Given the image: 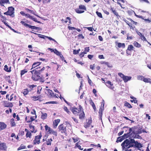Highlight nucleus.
Returning <instances> with one entry per match:
<instances>
[{
    "label": "nucleus",
    "mask_w": 151,
    "mask_h": 151,
    "mask_svg": "<svg viewBox=\"0 0 151 151\" xmlns=\"http://www.w3.org/2000/svg\"><path fill=\"white\" fill-rule=\"evenodd\" d=\"M121 146L123 150L132 147L139 150L142 147V145L140 143L135 141L134 139H130V140L126 139L122 143Z\"/></svg>",
    "instance_id": "nucleus-1"
},
{
    "label": "nucleus",
    "mask_w": 151,
    "mask_h": 151,
    "mask_svg": "<svg viewBox=\"0 0 151 151\" xmlns=\"http://www.w3.org/2000/svg\"><path fill=\"white\" fill-rule=\"evenodd\" d=\"M132 128H129V132L125 134L122 136L118 137L116 142L117 143L119 142H121L123 140L129 137L134 138H139V137H140V136L136 135L135 133V131L134 130L132 131Z\"/></svg>",
    "instance_id": "nucleus-2"
},
{
    "label": "nucleus",
    "mask_w": 151,
    "mask_h": 151,
    "mask_svg": "<svg viewBox=\"0 0 151 151\" xmlns=\"http://www.w3.org/2000/svg\"><path fill=\"white\" fill-rule=\"evenodd\" d=\"M39 68H40V67H39L37 68L30 72L32 74V79L35 81H38L40 78V76L39 75L40 73V72L38 70H37V69H38Z\"/></svg>",
    "instance_id": "nucleus-3"
},
{
    "label": "nucleus",
    "mask_w": 151,
    "mask_h": 151,
    "mask_svg": "<svg viewBox=\"0 0 151 151\" xmlns=\"http://www.w3.org/2000/svg\"><path fill=\"white\" fill-rule=\"evenodd\" d=\"M127 19L128 20L126 19H123V20L129 26L130 29L134 30L135 28V26H134V25H137V22H134L130 18H127Z\"/></svg>",
    "instance_id": "nucleus-4"
},
{
    "label": "nucleus",
    "mask_w": 151,
    "mask_h": 151,
    "mask_svg": "<svg viewBox=\"0 0 151 151\" xmlns=\"http://www.w3.org/2000/svg\"><path fill=\"white\" fill-rule=\"evenodd\" d=\"M14 8L12 6H10L8 8V11L4 13V14L13 17H14Z\"/></svg>",
    "instance_id": "nucleus-5"
},
{
    "label": "nucleus",
    "mask_w": 151,
    "mask_h": 151,
    "mask_svg": "<svg viewBox=\"0 0 151 151\" xmlns=\"http://www.w3.org/2000/svg\"><path fill=\"white\" fill-rule=\"evenodd\" d=\"M86 10V6L83 5H80L79 6V8L76 9L75 12L77 13L81 14L84 12Z\"/></svg>",
    "instance_id": "nucleus-6"
},
{
    "label": "nucleus",
    "mask_w": 151,
    "mask_h": 151,
    "mask_svg": "<svg viewBox=\"0 0 151 151\" xmlns=\"http://www.w3.org/2000/svg\"><path fill=\"white\" fill-rule=\"evenodd\" d=\"M83 109L82 106L81 105H79L78 108L77 107H73L71 111L74 114L77 115H78L80 111H81Z\"/></svg>",
    "instance_id": "nucleus-7"
},
{
    "label": "nucleus",
    "mask_w": 151,
    "mask_h": 151,
    "mask_svg": "<svg viewBox=\"0 0 151 151\" xmlns=\"http://www.w3.org/2000/svg\"><path fill=\"white\" fill-rule=\"evenodd\" d=\"M42 136V134L40 133L39 135L36 136L33 141V145H39L40 143V139Z\"/></svg>",
    "instance_id": "nucleus-8"
},
{
    "label": "nucleus",
    "mask_w": 151,
    "mask_h": 151,
    "mask_svg": "<svg viewBox=\"0 0 151 151\" xmlns=\"http://www.w3.org/2000/svg\"><path fill=\"white\" fill-rule=\"evenodd\" d=\"M58 131L62 134H66V126L63 124L60 125L58 127Z\"/></svg>",
    "instance_id": "nucleus-9"
},
{
    "label": "nucleus",
    "mask_w": 151,
    "mask_h": 151,
    "mask_svg": "<svg viewBox=\"0 0 151 151\" xmlns=\"http://www.w3.org/2000/svg\"><path fill=\"white\" fill-rule=\"evenodd\" d=\"M45 129L46 131H47L48 132L49 134H52L53 135L56 136L57 135V132L53 130L52 129L49 127L48 126L46 125L45 126Z\"/></svg>",
    "instance_id": "nucleus-10"
},
{
    "label": "nucleus",
    "mask_w": 151,
    "mask_h": 151,
    "mask_svg": "<svg viewBox=\"0 0 151 151\" xmlns=\"http://www.w3.org/2000/svg\"><path fill=\"white\" fill-rule=\"evenodd\" d=\"M134 47L132 45H130L128 46L127 49L126 50V52L127 55H131V52L134 50Z\"/></svg>",
    "instance_id": "nucleus-11"
},
{
    "label": "nucleus",
    "mask_w": 151,
    "mask_h": 151,
    "mask_svg": "<svg viewBox=\"0 0 151 151\" xmlns=\"http://www.w3.org/2000/svg\"><path fill=\"white\" fill-rule=\"evenodd\" d=\"M78 115L79 116V119L80 120H83L85 119V114L83 109L81 111H80V112L79 113Z\"/></svg>",
    "instance_id": "nucleus-12"
},
{
    "label": "nucleus",
    "mask_w": 151,
    "mask_h": 151,
    "mask_svg": "<svg viewBox=\"0 0 151 151\" xmlns=\"http://www.w3.org/2000/svg\"><path fill=\"white\" fill-rule=\"evenodd\" d=\"M3 105L4 106L9 108L12 107L13 106V105L12 103L8 102L7 101H3Z\"/></svg>",
    "instance_id": "nucleus-13"
},
{
    "label": "nucleus",
    "mask_w": 151,
    "mask_h": 151,
    "mask_svg": "<svg viewBox=\"0 0 151 151\" xmlns=\"http://www.w3.org/2000/svg\"><path fill=\"white\" fill-rule=\"evenodd\" d=\"M7 147L6 144L4 142H1L0 141V150H6Z\"/></svg>",
    "instance_id": "nucleus-14"
},
{
    "label": "nucleus",
    "mask_w": 151,
    "mask_h": 151,
    "mask_svg": "<svg viewBox=\"0 0 151 151\" xmlns=\"http://www.w3.org/2000/svg\"><path fill=\"white\" fill-rule=\"evenodd\" d=\"M102 103H103V106H102V108L101 107V108L99 109V117L101 118V117L102 115V113L103 111H104V100H103V102H102Z\"/></svg>",
    "instance_id": "nucleus-15"
},
{
    "label": "nucleus",
    "mask_w": 151,
    "mask_h": 151,
    "mask_svg": "<svg viewBox=\"0 0 151 151\" xmlns=\"http://www.w3.org/2000/svg\"><path fill=\"white\" fill-rule=\"evenodd\" d=\"M105 83H107L108 84H106V86L108 87L110 89L112 90H114V86H113V84L110 81H108L106 82Z\"/></svg>",
    "instance_id": "nucleus-16"
},
{
    "label": "nucleus",
    "mask_w": 151,
    "mask_h": 151,
    "mask_svg": "<svg viewBox=\"0 0 151 151\" xmlns=\"http://www.w3.org/2000/svg\"><path fill=\"white\" fill-rule=\"evenodd\" d=\"M92 122L91 119H88V122L86 120V122L84 123V126L85 128H87L90 126L91 123Z\"/></svg>",
    "instance_id": "nucleus-17"
},
{
    "label": "nucleus",
    "mask_w": 151,
    "mask_h": 151,
    "mask_svg": "<svg viewBox=\"0 0 151 151\" xmlns=\"http://www.w3.org/2000/svg\"><path fill=\"white\" fill-rule=\"evenodd\" d=\"M25 16H26L27 18H29V19L36 22H37L38 23H41V22L40 21H37L36 19L33 18L32 16H31L30 14H25Z\"/></svg>",
    "instance_id": "nucleus-18"
},
{
    "label": "nucleus",
    "mask_w": 151,
    "mask_h": 151,
    "mask_svg": "<svg viewBox=\"0 0 151 151\" xmlns=\"http://www.w3.org/2000/svg\"><path fill=\"white\" fill-rule=\"evenodd\" d=\"M6 126V125L4 122H0V131L5 129Z\"/></svg>",
    "instance_id": "nucleus-19"
},
{
    "label": "nucleus",
    "mask_w": 151,
    "mask_h": 151,
    "mask_svg": "<svg viewBox=\"0 0 151 151\" xmlns=\"http://www.w3.org/2000/svg\"><path fill=\"white\" fill-rule=\"evenodd\" d=\"M25 131L26 132V136L27 138H31L32 135L31 132L29 131V130L27 129H25Z\"/></svg>",
    "instance_id": "nucleus-20"
},
{
    "label": "nucleus",
    "mask_w": 151,
    "mask_h": 151,
    "mask_svg": "<svg viewBox=\"0 0 151 151\" xmlns=\"http://www.w3.org/2000/svg\"><path fill=\"white\" fill-rule=\"evenodd\" d=\"M60 122V120L59 119L55 120L53 122V127L55 128H56Z\"/></svg>",
    "instance_id": "nucleus-21"
},
{
    "label": "nucleus",
    "mask_w": 151,
    "mask_h": 151,
    "mask_svg": "<svg viewBox=\"0 0 151 151\" xmlns=\"http://www.w3.org/2000/svg\"><path fill=\"white\" fill-rule=\"evenodd\" d=\"M137 33L138 35L139 36L141 39L144 41H147L146 38L144 36V35L140 32H137Z\"/></svg>",
    "instance_id": "nucleus-22"
},
{
    "label": "nucleus",
    "mask_w": 151,
    "mask_h": 151,
    "mask_svg": "<svg viewBox=\"0 0 151 151\" xmlns=\"http://www.w3.org/2000/svg\"><path fill=\"white\" fill-rule=\"evenodd\" d=\"M116 45H117V47L118 48L122 47L123 48H124L125 47L124 43H122L120 42H115Z\"/></svg>",
    "instance_id": "nucleus-23"
},
{
    "label": "nucleus",
    "mask_w": 151,
    "mask_h": 151,
    "mask_svg": "<svg viewBox=\"0 0 151 151\" xmlns=\"http://www.w3.org/2000/svg\"><path fill=\"white\" fill-rule=\"evenodd\" d=\"M41 62H36L34 63L32 65V68L31 69V70L33 68H35L36 67L39 66L41 64Z\"/></svg>",
    "instance_id": "nucleus-24"
},
{
    "label": "nucleus",
    "mask_w": 151,
    "mask_h": 151,
    "mask_svg": "<svg viewBox=\"0 0 151 151\" xmlns=\"http://www.w3.org/2000/svg\"><path fill=\"white\" fill-rule=\"evenodd\" d=\"M25 10L27 12H29L31 13V14H32L38 17H39L38 15L36 14H35V11H34L29 9L27 8H25Z\"/></svg>",
    "instance_id": "nucleus-25"
},
{
    "label": "nucleus",
    "mask_w": 151,
    "mask_h": 151,
    "mask_svg": "<svg viewBox=\"0 0 151 151\" xmlns=\"http://www.w3.org/2000/svg\"><path fill=\"white\" fill-rule=\"evenodd\" d=\"M101 64H105L109 68H112V65L110 64L109 62H106L105 61H102L101 62Z\"/></svg>",
    "instance_id": "nucleus-26"
},
{
    "label": "nucleus",
    "mask_w": 151,
    "mask_h": 151,
    "mask_svg": "<svg viewBox=\"0 0 151 151\" xmlns=\"http://www.w3.org/2000/svg\"><path fill=\"white\" fill-rule=\"evenodd\" d=\"M27 86L29 88V91H31L33 90V88L34 87H36L37 86L34 84L32 85H28Z\"/></svg>",
    "instance_id": "nucleus-27"
},
{
    "label": "nucleus",
    "mask_w": 151,
    "mask_h": 151,
    "mask_svg": "<svg viewBox=\"0 0 151 151\" xmlns=\"http://www.w3.org/2000/svg\"><path fill=\"white\" fill-rule=\"evenodd\" d=\"M131 78L132 77L131 76H125L123 80L124 81L125 83H126L128 81L130 80Z\"/></svg>",
    "instance_id": "nucleus-28"
},
{
    "label": "nucleus",
    "mask_w": 151,
    "mask_h": 151,
    "mask_svg": "<svg viewBox=\"0 0 151 151\" xmlns=\"http://www.w3.org/2000/svg\"><path fill=\"white\" fill-rule=\"evenodd\" d=\"M47 113L42 112V115L41 118L42 119L44 120L47 118Z\"/></svg>",
    "instance_id": "nucleus-29"
},
{
    "label": "nucleus",
    "mask_w": 151,
    "mask_h": 151,
    "mask_svg": "<svg viewBox=\"0 0 151 151\" xmlns=\"http://www.w3.org/2000/svg\"><path fill=\"white\" fill-rule=\"evenodd\" d=\"M133 45L135 47L139 48L141 47V45L136 41H134L133 43Z\"/></svg>",
    "instance_id": "nucleus-30"
},
{
    "label": "nucleus",
    "mask_w": 151,
    "mask_h": 151,
    "mask_svg": "<svg viewBox=\"0 0 151 151\" xmlns=\"http://www.w3.org/2000/svg\"><path fill=\"white\" fill-rule=\"evenodd\" d=\"M143 81L145 83H149L151 84V79L150 78H145L144 77Z\"/></svg>",
    "instance_id": "nucleus-31"
},
{
    "label": "nucleus",
    "mask_w": 151,
    "mask_h": 151,
    "mask_svg": "<svg viewBox=\"0 0 151 151\" xmlns=\"http://www.w3.org/2000/svg\"><path fill=\"white\" fill-rule=\"evenodd\" d=\"M4 70L7 72H10L11 70V67L9 68L7 65H5L4 66Z\"/></svg>",
    "instance_id": "nucleus-32"
},
{
    "label": "nucleus",
    "mask_w": 151,
    "mask_h": 151,
    "mask_svg": "<svg viewBox=\"0 0 151 151\" xmlns=\"http://www.w3.org/2000/svg\"><path fill=\"white\" fill-rule=\"evenodd\" d=\"M130 98L133 100H131L130 101L131 102H134L135 104L137 103V101L136 100V99L133 96H131L130 97Z\"/></svg>",
    "instance_id": "nucleus-33"
},
{
    "label": "nucleus",
    "mask_w": 151,
    "mask_h": 151,
    "mask_svg": "<svg viewBox=\"0 0 151 151\" xmlns=\"http://www.w3.org/2000/svg\"><path fill=\"white\" fill-rule=\"evenodd\" d=\"M52 141V138L48 139L46 140V144L47 145H51V142Z\"/></svg>",
    "instance_id": "nucleus-34"
},
{
    "label": "nucleus",
    "mask_w": 151,
    "mask_h": 151,
    "mask_svg": "<svg viewBox=\"0 0 151 151\" xmlns=\"http://www.w3.org/2000/svg\"><path fill=\"white\" fill-rule=\"evenodd\" d=\"M124 106H125L129 108H132V106L129 103L126 101L124 102Z\"/></svg>",
    "instance_id": "nucleus-35"
},
{
    "label": "nucleus",
    "mask_w": 151,
    "mask_h": 151,
    "mask_svg": "<svg viewBox=\"0 0 151 151\" xmlns=\"http://www.w3.org/2000/svg\"><path fill=\"white\" fill-rule=\"evenodd\" d=\"M47 91L49 94L50 96L51 97H53L54 93L52 92V91L50 90V89H47Z\"/></svg>",
    "instance_id": "nucleus-36"
},
{
    "label": "nucleus",
    "mask_w": 151,
    "mask_h": 151,
    "mask_svg": "<svg viewBox=\"0 0 151 151\" xmlns=\"http://www.w3.org/2000/svg\"><path fill=\"white\" fill-rule=\"evenodd\" d=\"M11 125L12 127H14L16 126V124L14 122V119H11L10 120Z\"/></svg>",
    "instance_id": "nucleus-37"
},
{
    "label": "nucleus",
    "mask_w": 151,
    "mask_h": 151,
    "mask_svg": "<svg viewBox=\"0 0 151 151\" xmlns=\"http://www.w3.org/2000/svg\"><path fill=\"white\" fill-rule=\"evenodd\" d=\"M117 4H119L121 7L122 8L124 9V8L122 6V4L119 2V1H121L123 3H124L125 2V0H117Z\"/></svg>",
    "instance_id": "nucleus-38"
},
{
    "label": "nucleus",
    "mask_w": 151,
    "mask_h": 151,
    "mask_svg": "<svg viewBox=\"0 0 151 151\" xmlns=\"http://www.w3.org/2000/svg\"><path fill=\"white\" fill-rule=\"evenodd\" d=\"M29 127L32 130L30 131L31 132H34L35 131V127L33 126L31 124H29Z\"/></svg>",
    "instance_id": "nucleus-39"
},
{
    "label": "nucleus",
    "mask_w": 151,
    "mask_h": 151,
    "mask_svg": "<svg viewBox=\"0 0 151 151\" xmlns=\"http://www.w3.org/2000/svg\"><path fill=\"white\" fill-rule=\"evenodd\" d=\"M29 90L27 88L24 89V91L23 93L24 96L28 94L29 92Z\"/></svg>",
    "instance_id": "nucleus-40"
},
{
    "label": "nucleus",
    "mask_w": 151,
    "mask_h": 151,
    "mask_svg": "<svg viewBox=\"0 0 151 151\" xmlns=\"http://www.w3.org/2000/svg\"><path fill=\"white\" fill-rule=\"evenodd\" d=\"M28 27L31 29H39L38 27H37L31 25L29 24Z\"/></svg>",
    "instance_id": "nucleus-41"
},
{
    "label": "nucleus",
    "mask_w": 151,
    "mask_h": 151,
    "mask_svg": "<svg viewBox=\"0 0 151 151\" xmlns=\"http://www.w3.org/2000/svg\"><path fill=\"white\" fill-rule=\"evenodd\" d=\"M111 10L114 15L117 17L119 16L118 13L116 12L115 10L114 9V8H111Z\"/></svg>",
    "instance_id": "nucleus-42"
},
{
    "label": "nucleus",
    "mask_w": 151,
    "mask_h": 151,
    "mask_svg": "<svg viewBox=\"0 0 151 151\" xmlns=\"http://www.w3.org/2000/svg\"><path fill=\"white\" fill-rule=\"evenodd\" d=\"M27 72V69H24L21 71L20 75L21 76L24 74L25 73Z\"/></svg>",
    "instance_id": "nucleus-43"
},
{
    "label": "nucleus",
    "mask_w": 151,
    "mask_h": 151,
    "mask_svg": "<svg viewBox=\"0 0 151 151\" xmlns=\"http://www.w3.org/2000/svg\"><path fill=\"white\" fill-rule=\"evenodd\" d=\"M32 99V100H33L34 101H36L37 100H38L39 98H40V96H34L31 97Z\"/></svg>",
    "instance_id": "nucleus-44"
},
{
    "label": "nucleus",
    "mask_w": 151,
    "mask_h": 151,
    "mask_svg": "<svg viewBox=\"0 0 151 151\" xmlns=\"http://www.w3.org/2000/svg\"><path fill=\"white\" fill-rule=\"evenodd\" d=\"M144 77L142 76L139 75L137 76V78L138 80L143 81Z\"/></svg>",
    "instance_id": "nucleus-45"
},
{
    "label": "nucleus",
    "mask_w": 151,
    "mask_h": 151,
    "mask_svg": "<svg viewBox=\"0 0 151 151\" xmlns=\"http://www.w3.org/2000/svg\"><path fill=\"white\" fill-rule=\"evenodd\" d=\"M35 119L34 116H31L30 117V119L27 121V123H30L34 121Z\"/></svg>",
    "instance_id": "nucleus-46"
},
{
    "label": "nucleus",
    "mask_w": 151,
    "mask_h": 151,
    "mask_svg": "<svg viewBox=\"0 0 151 151\" xmlns=\"http://www.w3.org/2000/svg\"><path fill=\"white\" fill-rule=\"evenodd\" d=\"M20 23L21 24L23 25L24 26L26 27H28V26L29 25V24H27L25 23V22L23 21H21L20 22Z\"/></svg>",
    "instance_id": "nucleus-47"
},
{
    "label": "nucleus",
    "mask_w": 151,
    "mask_h": 151,
    "mask_svg": "<svg viewBox=\"0 0 151 151\" xmlns=\"http://www.w3.org/2000/svg\"><path fill=\"white\" fill-rule=\"evenodd\" d=\"M14 97H16V96L14 95L13 94H12L10 97V99H8V100H10V101H12V100H14L15 99V98H14Z\"/></svg>",
    "instance_id": "nucleus-48"
},
{
    "label": "nucleus",
    "mask_w": 151,
    "mask_h": 151,
    "mask_svg": "<svg viewBox=\"0 0 151 151\" xmlns=\"http://www.w3.org/2000/svg\"><path fill=\"white\" fill-rule=\"evenodd\" d=\"M127 12L129 15H132L133 13H134V11L131 9L127 10Z\"/></svg>",
    "instance_id": "nucleus-49"
},
{
    "label": "nucleus",
    "mask_w": 151,
    "mask_h": 151,
    "mask_svg": "<svg viewBox=\"0 0 151 151\" xmlns=\"http://www.w3.org/2000/svg\"><path fill=\"white\" fill-rule=\"evenodd\" d=\"M63 109L67 113L69 114L70 113V112L69 111V109L66 106H64V107L63 108Z\"/></svg>",
    "instance_id": "nucleus-50"
},
{
    "label": "nucleus",
    "mask_w": 151,
    "mask_h": 151,
    "mask_svg": "<svg viewBox=\"0 0 151 151\" xmlns=\"http://www.w3.org/2000/svg\"><path fill=\"white\" fill-rule=\"evenodd\" d=\"M129 33H128L127 34V40H132L133 38V36H129Z\"/></svg>",
    "instance_id": "nucleus-51"
},
{
    "label": "nucleus",
    "mask_w": 151,
    "mask_h": 151,
    "mask_svg": "<svg viewBox=\"0 0 151 151\" xmlns=\"http://www.w3.org/2000/svg\"><path fill=\"white\" fill-rule=\"evenodd\" d=\"M55 54L59 56L60 55L61 53L59 52L57 49H54V52Z\"/></svg>",
    "instance_id": "nucleus-52"
},
{
    "label": "nucleus",
    "mask_w": 151,
    "mask_h": 151,
    "mask_svg": "<svg viewBox=\"0 0 151 151\" xmlns=\"http://www.w3.org/2000/svg\"><path fill=\"white\" fill-rule=\"evenodd\" d=\"M80 51V49H79L77 50H74L73 51V54L76 55L78 54L79 52Z\"/></svg>",
    "instance_id": "nucleus-53"
},
{
    "label": "nucleus",
    "mask_w": 151,
    "mask_h": 151,
    "mask_svg": "<svg viewBox=\"0 0 151 151\" xmlns=\"http://www.w3.org/2000/svg\"><path fill=\"white\" fill-rule=\"evenodd\" d=\"M96 14L99 17L101 18H102L103 16H102V14L101 13L99 12L98 11H96Z\"/></svg>",
    "instance_id": "nucleus-54"
},
{
    "label": "nucleus",
    "mask_w": 151,
    "mask_h": 151,
    "mask_svg": "<svg viewBox=\"0 0 151 151\" xmlns=\"http://www.w3.org/2000/svg\"><path fill=\"white\" fill-rule=\"evenodd\" d=\"M72 139L73 140V142L74 143H76V142H77L79 140V138L78 137H76V138L72 137Z\"/></svg>",
    "instance_id": "nucleus-55"
},
{
    "label": "nucleus",
    "mask_w": 151,
    "mask_h": 151,
    "mask_svg": "<svg viewBox=\"0 0 151 151\" xmlns=\"http://www.w3.org/2000/svg\"><path fill=\"white\" fill-rule=\"evenodd\" d=\"M9 3V0H0V3Z\"/></svg>",
    "instance_id": "nucleus-56"
},
{
    "label": "nucleus",
    "mask_w": 151,
    "mask_h": 151,
    "mask_svg": "<svg viewBox=\"0 0 151 151\" xmlns=\"http://www.w3.org/2000/svg\"><path fill=\"white\" fill-rule=\"evenodd\" d=\"M118 74L121 78L122 79H123L125 76V75H124L123 74L121 73H118Z\"/></svg>",
    "instance_id": "nucleus-57"
},
{
    "label": "nucleus",
    "mask_w": 151,
    "mask_h": 151,
    "mask_svg": "<svg viewBox=\"0 0 151 151\" xmlns=\"http://www.w3.org/2000/svg\"><path fill=\"white\" fill-rule=\"evenodd\" d=\"M140 2H145L148 4H150V3L148 0H139Z\"/></svg>",
    "instance_id": "nucleus-58"
},
{
    "label": "nucleus",
    "mask_w": 151,
    "mask_h": 151,
    "mask_svg": "<svg viewBox=\"0 0 151 151\" xmlns=\"http://www.w3.org/2000/svg\"><path fill=\"white\" fill-rule=\"evenodd\" d=\"M10 76H8L7 77V81L10 84H12V82L11 80L10 79Z\"/></svg>",
    "instance_id": "nucleus-59"
},
{
    "label": "nucleus",
    "mask_w": 151,
    "mask_h": 151,
    "mask_svg": "<svg viewBox=\"0 0 151 151\" xmlns=\"http://www.w3.org/2000/svg\"><path fill=\"white\" fill-rule=\"evenodd\" d=\"M2 22L4 23V24H5L6 26L8 27L9 28H11V27L9 26L8 23H6L5 21H4V20L2 21Z\"/></svg>",
    "instance_id": "nucleus-60"
},
{
    "label": "nucleus",
    "mask_w": 151,
    "mask_h": 151,
    "mask_svg": "<svg viewBox=\"0 0 151 151\" xmlns=\"http://www.w3.org/2000/svg\"><path fill=\"white\" fill-rule=\"evenodd\" d=\"M24 131H21L20 132H19L18 133V135L19 136L21 135L22 136L24 135Z\"/></svg>",
    "instance_id": "nucleus-61"
},
{
    "label": "nucleus",
    "mask_w": 151,
    "mask_h": 151,
    "mask_svg": "<svg viewBox=\"0 0 151 151\" xmlns=\"http://www.w3.org/2000/svg\"><path fill=\"white\" fill-rule=\"evenodd\" d=\"M78 36L79 38H81L82 39H83L84 38V37L83 36L82 34H79Z\"/></svg>",
    "instance_id": "nucleus-62"
},
{
    "label": "nucleus",
    "mask_w": 151,
    "mask_h": 151,
    "mask_svg": "<svg viewBox=\"0 0 151 151\" xmlns=\"http://www.w3.org/2000/svg\"><path fill=\"white\" fill-rule=\"evenodd\" d=\"M88 82L90 85H92V82L91 80L89 78L88 76Z\"/></svg>",
    "instance_id": "nucleus-63"
},
{
    "label": "nucleus",
    "mask_w": 151,
    "mask_h": 151,
    "mask_svg": "<svg viewBox=\"0 0 151 151\" xmlns=\"http://www.w3.org/2000/svg\"><path fill=\"white\" fill-rule=\"evenodd\" d=\"M47 38H48V39H49L50 40H52L55 42H56V40H55L54 39L52 38L48 37V36H45Z\"/></svg>",
    "instance_id": "nucleus-64"
}]
</instances>
